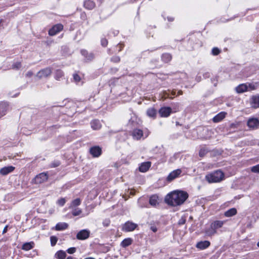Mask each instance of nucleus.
<instances>
[{
  "label": "nucleus",
  "mask_w": 259,
  "mask_h": 259,
  "mask_svg": "<svg viewBox=\"0 0 259 259\" xmlns=\"http://www.w3.org/2000/svg\"><path fill=\"white\" fill-rule=\"evenodd\" d=\"M220 50L218 48H213L212 49L211 53L213 55L216 56L220 53Z\"/></svg>",
  "instance_id": "ea45409f"
},
{
  "label": "nucleus",
  "mask_w": 259,
  "mask_h": 259,
  "mask_svg": "<svg viewBox=\"0 0 259 259\" xmlns=\"http://www.w3.org/2000/svg\"><path fill=\"white\" fill-rule=\"evenodd\" d=\"M82 55L85 57L87 60L91 61L94 58V55L92 53H88L86 50H83L81 51Z\"/></svg>",
  "instance_id": "dca6fc26"
},
{
  "label": "nucleus",
  "mask_w": 259,
  "mask_h": 259,
  "mask_svg": "<svg viewBox=\"0 0 259 259\" xmlns=\"http://www.w3.org/2000/svg\"><path fill=\"white\" fill-rule=\"evenodd\" d=\"M188 197L187 192L183 191H174L167 194L165 201L171 206H176L184 203Z\"/></svg>",
  "instance_id": "f257e3e1"
},
{
  "label": "nucleus",
  "mask_w": 259,
  "mask_h": 259,
  "mask_svg": "<svg viewBox=\"0 0 259 259\" xmlns=\"http://www.w3.org/2000/svg\"><path fill=\"white\" fill-rule=\"evenodd\" d=\"M7 105L5 103H0V117L3 116L6 112Z\"/></svg>",
  "instance_id": "a878e982"
},
{
  "label": "nucleus",
  "mask_w": 259,
  "mask_h": 259,
  "mask_svg": "<svg viewBox=\"0 0 259 259\" xmlns=\"http://www.w3.org/2000/svg\"><path fill=\"white\" fill-rule=\"evenodd\" d=\"M90 232L89 230L84 229L80 231L76 235V238L78 240H84L90 236Z\"/></svg>",
  "instance_id": "6e6552de"
},
{
  "label": "nucleus",
  "mask_w": 259,
  "mask_h": 259,
  "mask_svg": "<svg viewBox=\"0 0 259 259\" xmlns=\"http://www.w3.org/2000/svg\"><path fill=\"white\" fill-rule=\"evenodd\" d=\"M8 230V226H6L3 229V234H5L7 232Z\"/></svg>",
  "instance_id": "8fccbe9b"
},
{
  "label": "nucleus",
  "mask_w": 259,
  "mask_h": 259,
  "mask_svg": "<svg viewBox=\"0 0 259 259\" xmlns=\"http://www.w3.org/2000/svg\"><path fill=\"white\" fill-rule=\"evenodd\" d=\"M132 243V239L131 238H128L124 239L121 243V245L123 247H126L130 245Z\"/></svg>",
  "instance_id": "cd10ccee"
},
{
  "label": "nucleus",
  "mask_w": 259,
  "mask_h": 259,
  "mask_svg": "<svg viewBox=\"0 0 259 259\" xmlns=\"http://www.w3.org/2000/svg\"><path fill=\"white\" fill-rule=\"evenodd\" d=\"M101 45L102 46L105 47L107 46V44H108V41L105 38H102L101 39Z\"/></svg>",
  "instance_id": "49530a36"
},
{
  "label": "nucleus",
  "mask_w": 259,
  "mask_h": 259,
  "mask_svg": "<svg viewBox=\"0 0 259 259\" xmlns=\"http://www.w3.org/2000/svg\"><path fill=\"white\" fill-rule=\"evenodd\" d=\"M52 73V68L50 67H47L39 71L37 73L36 76L39 79L47 78L50 76Z\"/></svg>",
  "instance_id": "7ed1b4c3"
},
{
  "label": "nucleus",
  "mask_w": 259,
  "mask_h": 259,
  "mask_svg": "<svg viewBox=\"0 0 259 259\" xmlns=\"http://www.w3.org/2000/svg\"><path fill=\"white\" fill-rule=\"evenodd\" d=\"M68 227V225L66 223H59L56 224L55 229L57 231H62L67 229Z\"/></svg>",
  "instance_id": "412c9836"
},
{
  "label": "nucleus",
  "mask_w": 259,
  "mask_h": 259,
  "mask_svg": "<svg viewBox=\"0 0 259 259\" xmlns=\"http://www.w3.org/2000/svg\"><path fill=\"white\" fill-rule=\"evenodd\" d=\"M63 28V26L61 24H57L53 26L49 31V34L54 36L60 32Z\"/></svg>",
  "instance_id": "20e7f679"
},
{
  "label": "nucleus",
  "mask_w": 259,
  "mask_h": 259,
  "mask_svg": "<svg viewBox=\"0 0 259 259\" xmlns=\"http://www.w3.org/2000/svg\"><path fill=\"white\" fill-rule=\"evenodd\" d=\"M237 213V209L235 208L229 209L225 212V216L226 217H231Z\"/></svg>",
  "instance_id": "b1692460"
},
{
  "label": "nucleus",
  "mask_w": 259,
  "mask_h": 259,
  "mask_svg": "<svg viewBox=\"0 0 259 259\" xmlns=\"http://www.w3.org/2000/svg\"><path fill=\"white\" fill-rule=\"evenodd\" d=\"M185 222H186V220L183 218H182L179 220V225H183L185 223Z\"/></svg>",
  "instance_id": "de8ad7c7"
},
{
  "label": "nucleus",
  "mask_w": 259,
  "mask_h": 259,
  "mask_svg": "<svg viewBox=\"0 0 259 259\" xmlns=\"http://www.w3.org/2000/svg\"><path fill=\"white\" fill-rule=\"evenodd\" d=\"M21 66V64L20 62H17L14 63L12 65V68L14 69H19Z\"/></svg>",
  "instance_id": "58836bf2"
},
{
  "label": "nucleus",
  "mask_w": 259,
  "mask_h": 259,
  "mask_svg": "<svg viewBox=\"0 0 259 259\" xmlns=\"http://www.w3.org/2000/svg\"><path fill=\"white\" fill-rule=\"evenodd\" d=\"M206 235L208 236H211L217 233V231L211 227L205 231Z\"/></svg>",
  "instance_id": "473e14b6"
},
{
  "label": "nucleus",
  "mask_w": 259,
  "mask_h": 259,
  "mask_svg": "<svg viewBox=\"0 0 259 259\" xmlns=\"http://www.w3.org/2000/svg\"><path fill=\"white\" fill-rule=\"evenodd\" d=\"M182 94H183V92H182V91L180 90V91H179V92H178V95H177V96H178V95H182Z\"/></svg>",
  "instance_id": "864d4df0"
},
{
  "label": "nucleus",
  "mask_w": 259,
  "mask_h": 259,
  "mask_svg": "<svg viewBox=\"0 0 259 259\" xmlns=\"http://www.w3.org/2000/svg\"><path fill=\"white\" fill-rule=\"evenodd\" d=\"M249 88H250L251 90H254V89H255V88H254V85L249 84Z\"/></svg>",
  "instance_id": "3c124183"
},
{
  "label": "nucleus",
  "mask_w": 259,
  "mask_h": 259,
  "mask_svg": "<svg viewBox=\"0 0 259 259\" xmlns=\"http://www.w3.org/2000/svg\"><path fill=\"white\" fill-rule=\"evenodd\" d=\"M168 20L169 21H172L174 20V18H171V17H168Z\"/></svg>",
  "instance_id": "5fc2aeb1"
},
{
  "label": "nucleus",
  "mask_w": 259,
  "mask_h": 259,
  "mask_svg": "<svg viewBox=\"0 0 259 259\" xmlns=\"http://www.w3.org/2000/svg\"><path fill=\"white\" fill-rule=\"evenodd\" d=\"M143 136V132L140 129H135L133 132V136L134 139L139 140Z\"/></svg>",
  "instance_id": "2eb2a0df"
},
{
  "label": "nucleus",
  "mask_w": 259,
  "mask_h": 259,
  "mask_svg": "<svg viewBox=\"0 0 259 259\" xmlns=\"http://www.w3.org/2000/svg\"><path fill=\"white\" fill-rule=\"evenodd\" d=\"M85 259H95V258L93 257H89L85 258Z\"/></svg>",
  "instance_id": "4d7b16f0"
},
{
  "label": "nucleus",
  "mask_w": 259,
  "mask_h": 259,
  "mask_svg": "<svg viewBox=\"0 0 259 259\" xmlns=\"http://www.w3.org/2000/svg\"><path fill=\"white\" fill-rule=\"evenodd\" d=\"M91 127L94 130H98L101 127V124L99 120H94L91 123Z\"/></svg>",
  "instance_id": "aec40b11"
},
{
  "label": "nucleus",
  "mask_w": 259,
  "mask_h": 259,
  "mask_svg": "<svg viewBox=\"0 0 259 259\" xmlns=\"http://www.w3.org/2000/svg\"><path fill=\"white\" fill-rule=\"evenodd\" d=\"M33 75V72L31 71H29L26 74V76L30 77Z\"/></svg>",
  "instance_id": "09e8293b"
},
{
  "label": "nucleus",
  "mask_w": 259,
  "mask_h": 259,
  "mask_svg": "<svg viewBox=\"0 0 259 259\" xmlns=\"http://www.w3.org/2000/svg\"><path fill=\"white\" fill-rule=\"evenodd\" d=\"M82 213V210L79 208H75L72 211V214L73 216H78Z\"/></svg>",
  "instance_id": "c9c22d12"
},
{
  "label": "nucleus",
  "mask_w": 259,
  "mask_h": 259,
  "mask_svg": "<svg viewBox=\"0 0 259 259\" xmlns=\"http://www.w3.org/2000/svg\"><path fill=\"white\" fill-rule=\"evenodd\" d=\"M15 169L13 166H5L0 169V174L2 176H6L12 172Z\"/></svg>",
  "instance_id": "ddd939ff"
},
{
  "label": "nucleus",
  "mask_w": 259,
  "mask_h": 259,
  "mask_svg": "<svg viewBox=\"0 0 259 259\" xmlns=\"http://www.w3.org/2000/svg\"><path fill=\"white\" fill-rule=\"evenodd\" d=\"M137 227V225L131 222H126L123 227L122 230L125 232H130L134 231Z\"/></svg>",
  "instance_id": "0eeeda50"
},
{
  "label": "nucleus",
  "mask_w": 259,
  "mask_h": 259,
  "mask_svg": "<svg viewBox=\"0 0 259 259\" xmlns=\"http://www.w3.org/2000/svg\"><path fill=\"white\" fill-rule=\"evenodd\" d=\"M51 244L52 246H54L58 241V238L56 236H52L50 237Z\"/></svg>",
  "instance_id": "e433bc0d"
},
{
  "label": "nucleus",
  "mask_w": 259,
  "mask_h": 259,
  "mask_svg": "<svg viewBox=\"0 0 259 259\" xmlns=\"http://www.w3.org/2000/svg\"><path fill=\"white\" fill-rule=\"evenodd\" d=\"M48 176L47 173L42 172L37 175L34 178V182L36 184H41L47 181Z\"/></svg>",
  "instance_id": "39448f33"
},
{
  "label": "nucleus",
  "mask_w": 259,
  "mask_h": 259,
  "mask_svg": "<svg viewBox=\"0 0 259 259\" xmlns=\"http://www.w3.org/2000/svg\"><path fill=\"white\" fill-rule=\"evenodd\" d=\"M172 95H176V93H175V92H174V91H173V92H172Z\"/></svg>",
  "instance_id": "13d9d810"
},
{
  "label": "nucleus",
  "mask_w": 259,
  "mask_h": 259,
  "mask_svg": "<svg viewBox=\"0 0 259 259\" xmlns=\"http://www.w3.org/2000/svg\"><path fill=\"white\" fill-rule=\"evenodd\" d=\"M251 171L254 173H259V164L251 167Z\"/></svg>",
  "instance_id": "4c0bfd02"
},
{
  "label": "nucleus",
  "mask_w": 259,
  "mask_h": 259,
  "mask_svg": "<svg viewBox=\"0 0 259 259\" xmlns=\"http://www.w3.org/2000/svg\"><path fill=\"white\" fill-rule=\"evenodd\" d=\"M247 90V87L245 84H241L239 85L236 88V91L238 93H242L245 91H246Z\"/></svg>",
  "instance_id": "393cba45"
},
{
  "label": "nucleus",
  "mask_w": 259,
  "mask_h": 259,
  "mask_svg": "<svg viewBox=\"0 0 259 259\" xmlns=\"http://www.w3.org/2000/svg\"><path fill=\"white\" fill-rule=\"evenodd\" d=\"M210 245V242L209 241L205 240L197 242L196 247L200 250H203L208 248Z\"/></svg>",
  "instance_id": "9b49d317"
},
{
  "label": "nucleus",
  "mask_w": 259,
  "mask_h": 259,
  "mask_svg": "<svg viewBox=\"0 0 259 259\" xmlns=\"http://www.w3.org/2000/svg\"><path fill=\"white\" fill-rule=\"evenodd\" d=\"M171 112V109L170 107H162L159 111V114L161 117H168Z\"/></svg>",
  "instance_id": "9d476101"
},
{
  "label": "nucleus",
  "mask_w": 259,
  "mask_h": 259,
  "mask_svg": "<svg viewBox=\"0 0 259 259\" xmlns=\"http://www.w3.org/2000/svg\"><path fill=\"white\" fill-rule=\"evenodd\" d=\"M76 251L75 247H70L67 250V252L69 254H73Z\"/></svg>",
  "instance_id": "c03bdc74"
},
{
  "label": "nucleus",
  "mask_w": 259,
  "mask_h": 259,
  "mask_svg": "<svg viewBox=\"0 0 259 259\" xmlns=\"http://www.w3.org/2000/svg\"><path fill=\"white\" fill-rule=\"evenodd\" d=\"M224 177L223 172L220 170H218L207 175L205 176V179L209 183H217L221 181Z\"/></svg>",
  "instance_id": "f03ea898"
},
{
  "label": "nucleus",
  "mask_w": 259,
  "mask_h": 259,
  "mask_svg": "<svg viewBox=\"0 0 259 259\" xmlns=\"http://www.w3.org/2000/svg\"><path fill=\"white\" fill-rule=\"evenodd\" d=\"M55 257L58 259H65L66 257V253L64 251L60 250L55 253Z\"/></svg>",
  "instance_id": "5701e85b"
},
{
  "label": "nucleus",
  "mask_w": 259,
  "mask_h": 259,
  "mask_svg": "<svg viewBox=\"0 0 259 259\" xmlns=\"http://www.w3.org/2000/svg\"><path fill=\"white\" fill-rule=\"evenodd\" d=\"M149 203L153 206H156L158 203V196L156 195H152L149 199Z\"/></svg>",
  "instance_id": "bb28decb"
},
{
  "label": "nucleus",
  "mask_w": 259,
  "mask_h": 259,
  "mask_svg": "<svg viewBox=\"0 0 259 259\" xmlns=\"http://www.w3.org/2000/svg\"><path fill=\"white\" fill-rule=\"evenodd\" d=\"M84 7L89 9L92 10L95 7V3L91 0H87L84 2Z\"/></svg>",
  "instance_id": "4be33fe9"
},
{
  "label": "nucleus",
  "mask_w": 259,
  "mask_h": 259,
  "mask_svg": "<svg viewBox=\"0 0 259 259\" xmlns=\"http://www.w3.org/2000/svg\"><path fill=\"white\" fill-rule=\"evenodd\" d=\"M226 113L224 112H222L218 114L213 118V121L214 122H219L225 117Z\"/></svg>",
  "instance_id": "a211bd4d"
},
{
  "label": "nucleus",
  "mask_w": 259,
  "mask_h": 259,
  "mask_svg": "<svg viewBox=\"0 0 259 259\" xmlns=\"http://www.w3.org/2000/svg\"><path fill=\"white\" fill-rule=\"evenodd\" d=\"M90 152L93 157H97L101 154L102 150L99 146H94L90 148Z\"/></svg>",
  "instance_id": "f8f14e48"
},
{
  "label": "nucleus",
  "mask_w": 259,
  "mask_h": 259,
  "mask_svg": "<svg viewBox=\"0 0 259 259\" xmlns=\"http://www.w3.org/2000/svg\"><path fill=\"white\" fill-rule=\"evenodd\" d=\"M66 259H73V257L72 256H68L67 257Z\"/></svg>",
  "instance_id": "6e6d98bb"
},
{
  "label": "nucleus",
  "mask_w": 259,
  "mask_h": 259,
  "mask_svg": "<svg viewBox=\"0 0 259 259\" xmlns=\"http://www.w3.org/2000/svg\"><path fill=\"white\" fill-rule=\"evenodd\" d=\"M251 106L254 108L259 107V96H255L251 98Z\"/></svg>",
  "instance_id": "f3484780"
},
{
  "label": "nucleus",
  "mask_w": 259,
  "mask_h": 259,
  "mask_svg": "<svg viewBox=\"0 0 259 259\" xmlns=\"http://www.w3.org/2000/svg\"><path fill=\"white\" fill-rule=\"evenodd\" d=\"M224 224L222 221H215L211 224V227L214 228L216 231L218 229L221 228Z\"/></svg>",
  "instance_id": "6ab92c4d"
},
{
  "label": "nucleus",
  "mask_w": 259,
  "mask_h": 259,
  "mask_svg": "<svg viewBox=\"0 0 259 259\" xmlns=\"http://www.w3.org/2000/svg\"><path fill=\"white\" fill-rule=\"evenodd\" d=\"M209 150L206 147H202L200 149L199 155L201 157H204L208 152Z\"/></svg>",
  "instance_id": "2f4dec72"
},
{
  "label": "nucleus",
  "mask_w": 259,
  "mask_h": 259,
  "mask_svg": "<svg viewBox=\"0 0 259 259\" xmlns=\"http://www.w3.org/2000/svg\"><path fill=\"white\" fill-rule=\"evenodd\" d=\"M33 242L25 243L23 245L22 248L24 250H29L33 247Z\"/></svg>",
  "instance_id": "c756f323"
},
{
  "label": "nucleus",
  "mask_w": 259,
  "mask_h": 259,
  "mask_svg": "<svg viewBox=\"0 0 259 259\" xmlns=\"http://www.w3.org/2000/svg\"><path fill=\"white\" fill-rule=\"evenodd\" d=\"M81 201L79 198H76L73 200L71 204L70 207H75L80 204Z\"/></svg>",
  "instance_id": "72a5a7b5"
},
{
  "label": "nucleus",
  "mask_w": 259,
  "mask_h": 259,
  "mask_svg": "<svg viewBox=\"0 0 259 259\" xmlns=\"http://www.w3.org/2000/svg\"><path fill=\"white\" fill-rule=\"evenodd\" d=\"M151 230L154 232H155L157 231V229L155 227H151Z\"/></svg>",
  "instance_id": "603ef678"
},
{
  "label": "nucleus",
  "mask_w": 259,
  "mask_h": 259,
  "mask_svg": "<svg viewBox=\"0 0 259 259\" xmlns=\"http://www.w3.org/2000/svg\"><path fill=\"white\" fill-rule=\"evenodd\" d=\"M247 125L252 129L257 128L259 126V120L256 118H249L247 121Z\"/></svg>",
  "instance_id": "1a4fd4ad"
},
{
  "label": "nucleus",
  "mask_w": 259,
  "mask_h": 259,
  "mask_svg": "<svg viewBox=\"0 0 259 259\" xmlns=\"http://www.w3.org/2000/svg\"><path fill=\"white\" fill-rule=\"evenodd\" d=\"M63 76V72L61 70H57L55 73V78L57 80H59Z\"/></svg>",
  "instance_id": "f704fd0d"
},
{
  "label": "nucleus",
  "mask_w": 259,
  "mask_h": 259,
  "mask_svg": "<svg viewBox=\"0 0 259 259\" xmlns=\"http://www.w3.org/2000/svg\"><path fill=\"white\" fill-rule=\"evenodd\" d=\"M111 60L113 62L118 63L120 61V59L118 56H113L111 58Z\"/></svg>",
  "instance_id": "79ce46f5"
},
{
  "label": "nucleus",
  "mask_w": 259,
  "mask_h": 259,
  "mask_svg": "<svg viewBox=\"0 0 259 259\" xmlns=\"http://www.w3.org/2000/svg\"><path fill=\"white\" fill-rule=\"evenodd\" d=\"M151 164L150 162L142 163L139 167V170L142 172L147 171L151 166Z\"/></svg>",
  "instance_id": "4468645a"
},
{
  "label": "nucleus",
  "mask_w": 259,
  "mask_h": 259,
  "mask_svg": "<svg viewBox=\"0 0 259 259\" xmlns=\"http://www.w3.org/2000/svg\"><path fill=\"white\" fill-rule=\"evenodd\" d=\"M182 172L180 169H177L171 171L166 178V181L170 182L176 178H178Z\"/></svg>",
  "instance_id": "423d86ee"
},
{
  "label": "nucleus",
  "mask_w": 259,
  "mask_h": 259,
  "mask_svg": "<svg viewBox=\"0 0 259 259\" xmlns=\"http://www.w3.org/2000/svg\"><path fill=\"white\" fill-rule=\"evenodd\" d=\"M66 202L65 199L64 198H61L59 199L57 201V204L60 206H63Z\"/></svg>",
  "instance_id": "a19ab883"
},
{
  "label": "nucleus",
  "mask_w": 259,
  "mask_h": 259,
  "mask_svg": "<svg viewBox=\"0 0 259 259\" xmlns=\"http://www.w3.org/2000/svg\"><path fill=\"white\" fill-rule=\"evenodd\" d=\"M73 79L76 82H78L80 80V77L77 74H74Z\"/></svg>",
  "instance_id": "a18cd8bd"
},
{
  "label": "nucleus",
  "mask_w": 259,
  "mask_h": 259,
  "mask_svg": "<svg viewBox=\"0 0 259 259\" xmlns=\"http://www.w3.org/2000/svg\"><path fill=\"white\" fill-rule=\"evenodd\" d=\"M257 246L259 247V242L257 243Z\"/></svg>",
  "instance_id": "bf43d9fd"
},
{
  "label": "nucleus",
  "mask_w": 259,
  "mask_h": 259,
  "mask_svg": "<svg viewBox=\"0 0 259 259\" xmlns=\"http://www.w3.org/2000/svg\"><path fill=\"white\" fill-rule=\"evenodd\" d=\"M147 114L150 117H154L156 114V111L153 108H149L147 111Z\"/></svg>",
  "instance_id": "7c9ffc66"
},
{
  "label": "nucleus",
  "mask_w": 259,
  "mask_h": 259,
  "mask_svg": "<svg viewBox=\"0 0 259 259\" xmlns=\"http://www.w3.org/2000/svg\"><path fill=\"white\" fill-rule=\"evenodd\" d=\"M171 55L168 53L163 54L161 57L162 60L165 63L169 62L171 60Z\"/></svg>",
  "instance_id": "c85d7f7f"
},
{
  "label": "nucleus",
  "mask_w": 259,
  "mask_h": 259,
  "mask_svg": "<svg viewBox=\"0 0 259 259\" xmlns=\"http://www.w3.org/2000/svg\"><path fill=\"white\" fill-rule=\"evenodd\" d=\"M60 164V162L58 161H54L53 162L51 163V167H56L58 166H59Z\"/></svg>",
  "instance_id": "37998d69"
}]
</instances>
